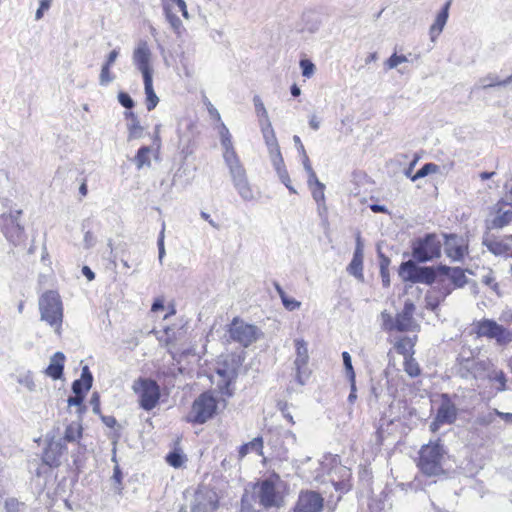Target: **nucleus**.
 <instances>
[{"instance_id":"nucleus-52","label":"nucleus","mask_w":512,"mask_h":512,"mask_svg":"<svg viewBox=\"0 0 512 512\" xmlns=\"http://www.w3.org/2000/svg\"><path fill=\"white\" fill-rule=\"evenodd\" d=\"M342 358L346 375L349 378V380H353L355 378V372L352 366L351 356L348 352L345 351L342 353Z\"/></svg>"},{"instance_id":"nucleus-27","label":"nucleus","mask_w":512,"mask_h":512,"mask_svg":"<svg viewBox=\"0 0 512 512\" xmlns=\"http://www.w3.org/2000/svg\"><path fill=\"white\" fill-rule=\"evenodd\" d=\"M127 120L128 141L140 139L144 135V127L140 124L138 117L133 112H125Z\"/></svg>"},{"instance_id":"nucleus-16","label":"nucleus","mask_w":512,"mask_h":512,"mask_svg":"<svg viewBox=\"0 0 512 512\" xmlns=\"http://www.w3.org/2000/svg\"><path fill=\"white\" fill-rule=\"evenodd\" d=\"M216 373L220 378V380L217 382V386L222 392H224V390H228L230 383L235 379L237 375V364L234 362V359H231V362L225 359L221 362H218Z\"/></svg>"},{"instance_id":"nucleus-28","label":"nucleus","mask_w":512,"mask_h":512,"mask_svg":"<svg viewBox=\"0 0 512 512\" xmlns=\"http://www.w3.org/2000/svg\"><path fill=\"white\" fill-rule=\"evenodd\" d=\"M16 382L29 393H36L38 391L35 375L31 370L20 371L16 375Z\"/></svg>"},{"instance_id":"nucleus-32","label":"nucleus","mask_w":512,"mask_h":512,"mask_svg":"<svg viewBox=\"0 0 512 512\" xmlns=\"http://www.w3.org/2000/svg\"><path fill=\"white\" fill-rule=\"evenodd\" d=\"M253 105H254L256 117L258 119L259 127L272 124L270 121V118H269L268 111L259 95H254Z\"/></svg>"},{"instance_id":"nucleus-36","label":"nucleus","mask_w":512,"mask_h":512,"mask_svg":"<svg viewBox=\"0 0 512 512\" xmlns=\"http://www.w3.org/2000/svg\"><path fill=\"white\" fill-rule=\"evenodd\" d=\"M164 14L166 20L170 24L171 29L174 31L177 37H181L185 32V28L180 18L173 12V10L169 9L168 6L166 7V11H164Z\"/></svg>"},{"instance_id":"nucleus-11","label":"nucleus","mask_w":512,"mask_h":512,"mask_svg":"<svg viewBox=\"0 0 512 512\" xmlns=\"http://www.w3.org/2000/svg\"><path fill=\"white\" fill-rule=\"evenodd\" d=\"M230 337L247 347L258 338V329L256 326L247 324L239 319H234L229 329Z\"/></svg>"},{"instance_id":"nucleus-8","label":"nucleus","mask_w":512,"mask_h":512,"mask_svg":"<svg viewBox=\"0 0 512 512\" xmlns=\"http://www.w3.org/2000/svg\"><path fill=\"white\" fill-rule=\"evenodd\" d=\"M216 409V399L209 393H203L194 401L188 416L189 421L203 424L214 416Z\"/></svg>"},{"instance_id":"nucleus-63","label":"nucleus","mask_w":512,"mask_h":512,"mask_svg":"<svg viewBox=\"0 0 512 512\" xmlns=\"http://www.w3.org/2000/svg\"><path fill=\"white\" fill-rule=\"evenodd\" d=\"M283 437L287 441L288 444L294 445L297 442L296 435L290 430L285 431L283 434Z\"/></svg>"},{"instance_id":"nucleus-2","label":"nucleus","mask_w":512,"mask_h":512,"mask_svg":"<svg viewBox=\"0 0 512 512\" xmlns=\"http://www.w3.org/2000/svg\"><path fill=\"white\" fill-rule=\"evenodd\" d=\"M40 319L46 322L57 335H61L63 303L58 292L49 290L39 298Z\"/></svg>"},{"instance_id":"nucleus-14","label":"nucleus","mask_w":512,"mask_h":512,"mask_svg":"<svg viewBox=\"0 0 512 512\" xmlns=\"http://www.w3.org/2000/svg\"><path fill=\"white\" fill-rule=\"evenodd\" d=\"M296 357L294 365L296 368V378L300 384H304L308 378L307 364L309 360L308 347L306 341L303 339H295Z\"/></svg>"},{"instance_id":"nucleus-3","label":"nucleus","mask_w":512,"mask_h":512,"mask_svg":"<svg viewBox=\"0 0 512 512\" xmlns=\"http://www.w3.org/2000/svg\"><path fill=\"white\" fill-rule=\"evenodd\" d=\"M445 450L439 442H430L420 450L418 466L428 476H438L443 473L442 461Z\"/></svg>"},{"instance_id":"nucleus-13","label":"nucleus","mask_w":512,"mask_h":512,"mask_svg":"<svg viewBox=\"0 0 512 512\" xmlns=\"http://www.w3.org/2000/svg\"><path fill=\"white\" fill-rule=\"evenodd\" d=\"M457 417V408L451 399L443 394L441 396L440 406L438 407L435 420L431 423L430 428L433 432L437 431L440 425L452 424Z\"/></svg>"},{"instance_id":"nucleus-34","label":"nucleus","mask_w":512,"mask_h":512,"mask_svg":"<svg viewBox=\"0 0 512 512\" xmlns=\"http://www.w3.org/2000/svg\"><path fill=\"white\" fill-rule=\"evenodd\" d=\"M263 450V439L256 437L248 443L243 444L239 448V459L244 458L248 453L255 452L258 455H262Z\"/></svg>"},{"instance_id":"nucleus-31","label":"nucleus","mask_w":512,"mask_h":512,"mask_svg":"<svg viewBox=\"0 0 512 512\" xmlns=\"http://www.w3.org/2000/svg\"><path fill=\"white\" fill-rule=\"evenodd\" d=\"M335 473H338L341 476V480H335L332 477V482L335 486L336 490H339L341 492H346L350 489V477H351V471L347 467L339 466L335 468Z\"/></svg>"},{"instance_id":"nucleus-42","label":"nucleus","mask_w":512,"mask_h":512,"mask_svg":"<svg viewBox=\"0 0 512 512\" xmlns=\"http://www.w3.org/2000/svg\"><path fill=\"white\" fill-rule=\"evenodd\" d=\"M163 10L166 11V7L173 10L175 7H178L179 11L182 13L185 19H189V13L187 11V6L184 0H162Z\"/></svg>"},{"instance_id":"nucleus-43","label":"nucleus","mask_w":512,"mask_h":512,"mask_svg":"<svg viewBox=\"0 0 512 512\" xmlns=\"http://www.w3.org/2000/svg\"><path fill=\"white\" fill-rule=\"evenodd\" d=\"M348 272L359 280L363 279V260L352 258L347 268Z\"/></svg>"},{"instance_id":"nucleus-64","label":"nucleus","mask_w":512,"mask_h":512,"mask_svg":"<svg viewBox=\"0 0 512 512\" xmlns=\"http://www.w3.org/2000/svg\"><path fill=\"white\" fill-rule=\"evenodd\" d=\"M494 413L496 416L502 418L504 421L512 423V413H504L497 409H494Z\"/></svg>"},{"instance_id":"nucleus-25","label":"nucleus","mask_w":512,"mask_h":512,"mask_svg":"<svg viewBox=\"0 0 512 512\" xmlns=\"http://www.w3.org/2000/svg\"><path fill=\"white\" fill-rule=\"evenodd\" d=\"M64 450L65 446L61 441H51L43 453L44 463L51 467L57 466Z\"/></svg>"},{"instance_id":"nucleus-26","label":"nucleus","mask_w":512,"mask_h":512,"mask_svg":"<svg viewBox=\"0 0 512 512\" xmlns=\"http://www.w3.org/2000/svg\"><path fill=\"white\" fill-rule=\"evenodd\" d=\"M308 186L311 190L312 197L317 203L318 206V213L319 215H323L327 211V207L325 204V194L324 189L325 185L321 183L318 178L316 177V181H311V179L307 180Z\"/></svg>"},{"instance_id":"nucleus-22","label":"nucleus","mask_w":512,"mask_h":512,"mask_svg":"<svg viewBox=\"0 0 512 512\" xmlns=\"http://www.w3.org/2000/svg\"><path fill=\"white\" fill-rule=\"evenodd\" d=\"M66 357L62 352H56L50 357V362L44 370V374L53 380H59L63 376Z\"/></svg>"},{"instance_id":"nucleus-33","label":"nucleus","mask_w":512,"mask_h":512,"mask_svg":"<svg viewBox=\"0 0 512 512\" xmlns=\"http://www.w3.org/2000/svg\"><path fill=\"white\" fill-rule=\"evenodd\" d=\"M438 271L432 267H420L418 266L416 278L414 283L432 284L435 281L438 282L437 278Z\"/></svg>"},{"instance_id":"nucleus-56","label":"nucleus","mask_w":512,"mask_h":512,"mask_svg":"<svg viewBox=\"0 0 512 512\" xmlns=\"http://www.w3.org/2000/svg\"><path fill=\"white\" fill-rule=\"evenodd\" d=\"M50 6H51V0H40L39 8L37 9V11L35 13V19L40 20L43 17L44 12L49 10Z\"/></svg>"},{"instance_id":"nucleus-23","label":"nucleus","mask_w":512,"mask_h":512,"mask_svg":"<svg viewBox=\"0 0 512 512\" xmlns=\"http://www.w3.org/2000/svg\"><path fill=\"white\" fill-rule=\"evenodd\" d=\"M119 56V48L113 49L106 57L103 63L99 75V84L101 86H107L114 81L115 76L111 73V67Z\"/></svg>"},{"instance_id":"nucleus-39","label":"nucleus","mask_w":512,"mask_h":512,"mask_svg":"<svg viewBox=\"0 0 512 512\" xmlns=\"http://www.w3.org/2000/svg\"><path fill=\"white\" fill-rule=\"evenodd\" d=\"M151 148L149 146H143L141 147L137 154L134 157V162L137 167V169H142L143 167L147 166L150 167L151 165Z\"/></svg>"},{"instance_id":"nucleus-30","label":"nucleus","mask_w":512,"mask_h":512,"mask_svg":"<svg viewBox=\"0 0 512 512\" xmlns=\"http://www.w3.org/2000/svg\"><path fill=\"white\" fill-rule=\"evenodd\" d=\"M144 92H145V103L148 111H152L158 104L159 98L156 95L153 88V77L143 78Z\"/></svg>"},{"instance_id":"nucleus-62","label":"nucleus","mask_w":512,"mask_h":512,"mask_svg":"<svg viewBox=\"0 0 512 512\" xmlns=\"http://www.w3.org/2000/svg\"><path fill=\"white\" fill-rule=\"evenodd\" d=\"M84 244L87 249L93 247L95 244V237L90 231L86 232L84 235Z\"/></svg>"},{"instance_id":"nucleus-41","label":"nucleus","mask_w":512,"mask_h":512,"mask_svg":"<svg viewBox=\"0 0 512 512\" xmlns=\"http://www.w3.org/2000/svg\"><path fill=\"white\" fill-rule=\"evenodd\" d=\"M82 436V426L79 422L70 423L66 429L64 434V440L67 442H75L79 440Z\"/></svg>"},{"instance_id":"nucleus-5","label":"nucleus","mask_w":512,"mask_h":512,"mask_svg":"<svg viewBox=\"0 0 512 512\" xmlns=\"http://www.w3.org/2000/svg\"><path fill=\"white\" fill-rule=\"evenodd\" d=\"M132 390L138 397L139 405L146 411L154 409L160 399V387L149 378H138L133 382Z\"/></svg>"},{"instance_id":"nucleus-55","label":"nucleus","mask_w":512,"mask_h":512,"mask_svg":"<svg viewBox=\"0 0 512 512\" xmlns=\"http://www.w3.org/2000/svg\"><path fill=\"white\" fill-rule=\"evenodd\" d=\"M118 101L119 103L126 109H132L134 107V101L130 97V95L126 92H119L118 93Z\"/></svg>"},{"instance_id":"nucleus-9","label":"nucleus","mask_w":512,"mask_h":512,"mask_svg":"<svg viewBox=\"0 0 512 512\" xmlns=\"http://www.w3.org/2000/svg\"><path fill=\"white\" fill-rule=\"evenodd\" d=\"M132 63L141 73L142 78L153 77V56L147 41L140 40L137 42L132 53Z\"/></svg>"},{"instance_id":"nucleus-1","label":"nucleus","mask_w":512,"mask_h":512,"mask_svg":"<svg viewBox=\"0 0 512 512\" xmlns=\"http://www.w3.org/2000/svg\"><path fill=\"white\" fill-rule=\"evenodd\" d=\"M207 109L210 116L220 122L218 134L222 148V157L229 170L233 186L244 201H252L254 199V192L249 183L247 171L234 147L232 135L226 125L221 122L218 110L211 103H208Z\"/></svg>"},{"instance_id":"nucleus-4","label":"nucleus","mask_w":512,"mask_h":512,"mask_svg":"<svg viewBox=\"0 0 512 512\" xmlns=\"http://www.w3.org/2000/svg\"><path fill=\"white\" fill-rule=\"evenodd\" d=\"M477 337L494 340L497 345L506 346L512 342V331L492 319H482L473 324Z\"/></svg>"},{"instance_id":"nucleus-19","label":"nucleus","mask_w":512,"mask_h":512,"mask_svg":"<svg viewBox=\"0 0 512 512\" xmlns=\"http://www.w3.org/2000/svg\"><path fill=\"white\" fill-rule=\"evenodd\" d=\"M475 368H476V371H478L480 369L487 371V373L485 374V377L491 383H493V386H494L496 392H502V391L506 390L507 378H506L505 373L502 370L496 369V368H489L488 363H486L484 361L477 362L475 365Z\"/></svg>"},{"instance_id":"nucleus-61","label":"nucleus","mask_w":512,"mask_h":512,"mask_svg":"<svg viewBox=\"0 0 512 512\" xmlns=\"http://www.w3.org/2000/svg\"><path fill=\"white\" fill-rule=\"evenodd\" d=\"M279 408L282 412V415L285 419H287V421L289 423H291L292 425L295 424V421L293 419V416L291 415V413L288 411V405L287 403H284V404H279Z\"/></svg>"},{"instance_id":"nucleus-24","label":"nucleus","mask_w":512,"mask_h":512,"mask_svg":"<svg viewBox=\"0 0 512 512\" xmlns=\"http://www.w3.org/2000/svg\"><path fill=\"white\" fill-rule=\"evenodd\" d=\"M450 5L451 0H448L442 10L437 14L434 23L430 27L429 35L432 42L436 41L447 23Z\"/></svg>"},{"instance_id":"nucleus-47","label":"nucleus","mask_w":512,"mask_h":512,"mask_svg":"<svg viewBox=\"0 0 512 512\" xmlns=\"http://www.w3.org/2000/svg\"><path fill=\"white\" fill-rule=\"evenodd\" d=\"M439 167L434 163H427L424 166H422L416 174L412 177V180L415 181L421 177L427 176L432 173L438 172Z\"/></svg>"},{"instance_id":"nucleus-15","label":"nucleus","mask_w":512,"mask_h":512,"mask_svg":"<svg viewBox=\"0 0 512 512\" xmlns=\"http://www.w3.org/2000/svg\"><path fill=\"white\" fill-rule=\"evenodd\" d=\"M323 503L324 499L319 493L314 491L301 492L294 507V512H321Z\"/></svg>"},{"instance_id":"nucleus-50","label":"nucleus","mask_w":512,"mask_h":512,"mask_svg":"<svg viewBox=\"0 0 512 512\" xmlns=\"http://www.w3.org/2000/svg\"><path fill=\"white\" fill-rule=\"evenodd\" d=\"M301 156H302V163L304 166V169L308 173V179H311V181H316V173L314 172L309 157L306 153V150L304 146H301Z\"/></svg>"},{"instance_id":"nucleus-49","label":"nucleus","mask_w":512,"mask_h":512,"mask_svg":"<svg viewBox=\"0 0 512 512\" xmlns=\"http://www.w3.org/2000/svg\"><path fill=\"white\" fill-rule=\"evenodd\" d=\"M381 322L382 328L386 331L396 330V317L393 318L392 315L386 311L381 313Z\"/></svg>"},{"instance_id":"nucleus-17","label":"nucleus","mask_w":512,"mask_h":512,"mask_svg":"<svg viewBox=\"0 0 512 512\" xmlns=\"http://www.w3.org/2000/svg\"><path fill=\"white\" fill-rule=\"evenodd\" d=\"M415 305L412 301L407 300L401 312L396 315V330L400 332L414 331L417 324L413 318Z\"/></svg>"},{"instance_id":"nucleus-18","label":"nucleus","mask_w":512,"mask_h":512,"mask_svg":"<svg viewBox=\"0 0 512 512\" xmlns=\"http://www.w3.org/2000/svg\"><path fill=\"white\" fill-rule=\"evenodd\" d=\"M468 245L466 240L457 235L446 236L445 252L454 261H460L466 255Z\"/></svg>"},{"instance_id":"nucleus-48","label":"nucleus","mask_w":512,"mask_h":512,"mask_svg":"<svg viewBox=\"0 0 512 512\" xmlns=\"http://www.w3.org/2000/svg\"><path fill=\"white\" fill-rule=\"evenodd\" d=\"M405 62H408V58L405 55H397L394 53L384 62V65L387 69H394Z\"/></svg>"},{"instance_id":"nucleus-60","label":"nucleus","mask_w":512,"mask_h":512,"mask_svg":"<svg viewBox=\"0 0 512 512\" xmlns=\"http://www.w3.org/2000/svg\"><path fill=\"white\" fill-rule=\"evenodd\" d=\"M82 401H83V396H82V394H80V395H76V394H75V396H74V397H69V399H68V405H69L70 407H72V406H76V407H78L79 411H81V410H82Z\"/></svg>"},{"instance_id":"nucleus-59","label":"nucleus","mask_w":512,"mask_h":512,"mask_svg":"<svg viewBox=\"0 0 512 512\" xmlns=\"http://www.w3.org/2000/svg\"><path fill=\"white\" fill-rule=\"evenodd\" d=\"M90 405L92 406L93 412L95 414H100V398L98 393H93L90 398Z\"/></svg>"},{"instance_id":"nucleus-40","label":"nucleus","mask_w":512,"mask_h":512,"mask_svg":"<svg viewBox=\"0 0 512 512\" xmlns=\"http://www.w3.org/2000/svg\"><path fill=\"white\" fill-rule=\"evenodd\" d=\"M414 345L415 343L412 338L403 337L396 342L395 348L398 353L402 354L404 358H406L412 356Z\"/></svg>"},{"instance_id":"nucleus-6","label":"nucleus","mask_w":512,"mask_h":512,"mask_svg":"<svg viewBox=\"0 0 512 512\" xmlns=\"http://www.w3.org/2000/svg\"><path fill=\"white\" fill-rule=\"evenodd\" d=\"M442 242L436 234H427L412 244V256L418 262H428L441 255Z\"/></svg>"},{"instance_id":"nucleus-10","label":"nucleus","mask_w":512,"mask_h":512,"mask_svg":"<svg viewBox=\"0 0 512 512\" xmlns=\"http://www.w3.org/2000/svg\"><path fill=\"white\" fill-rule=\"evenodd\" d=\"M280 486L281 480L278 476L270 477L261 482L258 490L259 502L266 508L279 506L282 501L279 493Z\"/></svg>"},{"instance_id":"nucleus-12","label":"nucleus","mask_w":512,"mask_h":512,"mask_svg":"<svg viewBox=\"0 0 512 512\" xmlns=\"http://www.w3.org/2000/svg\"><path fill=\"white\" fill-rule=\"evenodd\" d=\"M218 495L212 489L203 487L196 491L190 512H214L218 508Z\"/></svg>"},{"instance_id":"nucleus-54","label":"nucleus","mask_w":512,"mask_h":512,"mask_svg":"<svg viewBox=\"0 0 512 512\" xmlns=\"http://www.w3.org/2000/svg\"><path fill=\"white\" fill-rule=\"evenodd\" d=\"M509 83H512V74L508 78H506V79H504L502 81H499L496 78H491V81L488 82L487 79H483L482 80V87L483 88H488V87H494V86H506Z\"/></svg>"},{"instance_id":"nucleus-20","label":"nucleus","mask_w":512,"mask_h":512,"mask_svg":"<svg viewBox=\"0 0 512 512\" xmlns=\"http://www.w3.org/2000/svg\"><path fill=\"white\" fill-rule=\"evenodd\" d=\"M483 245H485L487 249L494 255H506L512 249V236L498 238L495 236L487 235L483 239Z\"/></svg>"},{"instance_id":"nucleus-57","label":"nucleus","mask_w":512,"mask_h":512,"mask_svg":"<svg viewBox=\"0 0 512 512\" xmlns=\"http://www.w3.org/2000/svg\"><path fill=\"white\" fill-rule=\"evenodd\" d=\"M494 416H496V414L494 413V409H493L491 412H489L486 415H480L477 418V422L481 425H489L494 421Z\"/></svg>"},{"instance_id":"nucleus-38","label":"nucleus","mask_w":512,"mask_h":512,"mask_svg":"<svg viewBox=\"0 0 512 512\" xmlns=\"http://www.w3.org/2000/svg\"><path fill=\"white\" fill-rule=\"evenodd\" d=\"M512 222V208H509L505 211L498 210L495 217L491 221L492 228H503L504 226L510 224Z\"/></svg>"},{"instance_id":"nucleus-44","label":"nucleus","mask_w":512,"mask_h":512,"mask_svg":"<svg viewBox=\"0 0 512 512\" xmlns=\"http://www.w3.org/2000/svg\"><path fill=\"white\" fill-rule=\"evenodd\" d=\"M302 76L306 79H310L316 72L315 64L309 59H301L299 62Z\"/></svg>"},{"instance_id":"nucleus-37","label":"nucleus","mask_w":512,"mask_h":512,"mask_svg":"<svg viewBox=\"0 0 512 512\" xmlns=\"http://www.w3.org/2000/svg\"><path fill=\"white\" fill-rule=\"evenodd\" d=\"M275 290L277 291L286 310L295 311L301 307V302L288 296L278 283H275Z\"/></svg>"},{"instance_id":"nucleus-21","label":"nucleus","mask_w":512,"mask_h":512,"mask_svg":"<svg viewBox=\"0 0 512 512\" xmlns=\"http://www.w3.org/2000/svg\"><path fill=\"white\" fill-rule=\"evenodd\" d=\"M260 130L268 148L270 159L272 160L276 158L279 160V157H281L282 154L272 124L261 126Z\"/></svg>"},{"instance_id":"nucleus-29","label":"nucleus","mask_w":512,"mask_h":512,"mask_svg":"<svg viewBox=\"0 0 512 512\" xmlns=\"http://www.w3.org/2000/svg\"><path fill=\"white\" fill-rule=\"evenodd\" d=\"M93 377L88 368L84 366L81 373V378L74 381L72 384V390L76 395L82 394L84 391H88L92 386Z\"/></svg>"},{"instance_id":"nucleus-45","label":"nucleus","mask_w":512,"mask_h":512,"mask_svg":"<svg viewBox=\"0 0 512 512\" xmlns=\"http://www.w3.org/2000/svg\"><path fill=\"white\" fill-rule=\"evenodd\" d=\"M168 464L174 468H180L186 461V457L180 451L171 452L166 456Z\"/></svg>"},{"instance_id":"nucleus-58","label":"nucleus","mask_w":512,"mask_h":512,"mask_svg":"<svg viewBox=\"0 0 512 512\" xmlns=\"http://www.w3.org/2000/svg\"><path fill=\"white\" fill-rule=\"evenodd\" d=\"M158 250H159V261L162 262L163 257L165 256V247H164V228L161 230L159 238H158Z\"/></svg>"},{"instance_id":"nucleus-7","label":"nucleus","mask_w":512,"mask_h":512,"mask_svg":"<svg viewBox=\"0 0 512 512\" xmlns=\"http://www.w3.org/2000/svg\"><path fill=\"white\" fill-rule=\"evenodd\" d=\"M437 271L439 273L438 285H442L443 287V291L441 292V296L437 298V302L443 301L454 288L463 287L467 282L464 271L459 267L450 268L447 266H439Z\"/></svg>"},{"instance_id":"nucleus-46","label":"nucleus","mask_w":512,"mask_h":512,"mask_svg":"<svg viewBox=\"0 0 512 512\" xmlns=\"http://www.w3.org/2000/svg\"><path fill=\"white\" fill-rule=\"evenodd\" d=\"M404 370L411 377H416V376H418L420 374L419 365L415 361V359L412 358V356L405 358Z\"/></svg>"},{"instance_id":"nucleus-51","label":"nucleus","mask_w":512,"mask_h":512,"mask_svg":"<svg viewBox=\"0 0 512 512\" xmlns=\"http://www.w3.org/2000/svg\"><path fill=\"white\" fill-rule=\"evenodd\" d=\"M271 162H272V164H273V166H274V168H275V170H276L280 180L282 178H287V176L289 174H288V171H287V169L285 167L283 157L282 156L279 157V161L276 158L272 159Z\"/></svg>"},{"instance_id":"nucleus-53","label":"nucleus","mask_w":512,"mask_h":512,"mask_svg":"<svg viewBox=\"0 0 512 512\" xmlns=\"http://www.w3.org/2000/svg\"><path fill=\"white\" fill-rule=\"evenodd\" d=\"M6 512H24L25 505L16 499H8L5 502Z\"/></svg>"},{"instance_id":"nucleus-35","label":"nucleus","mask_w":512,"mask_h":512,"mask_svg":"<svg viewBox=\"0 0 512 512\" xmlns=\"http://www.w3.org/2000/svg\"><path fill=\"white\" fill-rule=\"evenodd\" d=\"M418 266L412 260L404 262L400 265L399 276L405 282H415Z\"/></svg>"}]
</instances>
